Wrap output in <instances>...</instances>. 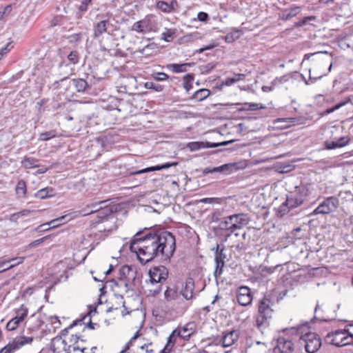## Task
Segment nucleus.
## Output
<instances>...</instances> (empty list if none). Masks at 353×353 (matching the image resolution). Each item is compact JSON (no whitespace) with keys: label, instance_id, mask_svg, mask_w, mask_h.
I'll list each match as a JSON object with an SVG mask.
<instances>
[{"label":"nucleus","instance_id":"obj_9","mask_svg":"<svg viewBox=\"0 0 353 353\" xmlns=\"http://www.w3.org/2000/svg\"><path fill=\"white\" fill-rule=\"evenodd\" d=\"M150 282L151 284H158L165 281L168 276V271L163 265L154 267L149 271Z\"/></svg>","mask_w":353,"mask_h":353},{"label":"nucleus","instance_id":"obj_1","mask_svg":"<svg viewBox=\"0 0 353 353\" xmlns=\"http://www.w3.org/2000/svg\"><path fill=\"white\" fill-rule=\"evenodd\" d=\"M176 248V241L172 234L168 231L157 232H137L133 236L130 249L134 252L142 264H146L161 255L170 259Z\"/></svg>","mask_w":353,"mask_h":353},{"label":"nucleus","instance_id":"obj_22","mask_svg":"<svg viewBox=\"0 0 353 353\" xmlns=\"http://www.w3.org/2000/svg\"><path fill=\"white\" fill-rule=\"evenodd\" d=\"M23 261V257L13 258L10 260H3L0 261V273L22 263Z\"/></svg>","mask_w":353,"mask_h":353},{"label":"nucleus","instance_id":"obj_2","mask_svg":"<svg viewBox=\"0 0 353 353\" xmlns=\"http://www.w3.org/2000/svg\"><path fill=\"white\" fill-rule=\"evenodd\" d=\"M307 327L305 325L292 327L291 330L296 332L297 335L300 336L299 342L301 345H304L305 350L307 353H315L317 352L322 345L321 339L314 332H306L303 334V330Z\"/></svg>","mask_w":353,"mask_h":353},{"label":"nucleus","instance_id":"obj_62","mask_svg":"<svg viewBox=\"0 0 353 353\" xmlns=\"http://www.w3.org/2000/svg\"><path fill=\"white\" fill-rule=\"evenodd\" d=\"M278 121L280 122L285 121V122L289 123L290 125H294L296 123V119L294 118V117H288V118L279 119Z\"/></svg>","mask_w":353,"mask_h":353},{"label":"nucleus","instance_id":"obj_26","mask_svg":"<svg viewBox=\"0 0 353 353\" xmlns=\"http://www.w3.org/2000/svg\"><path fill=\"white\" fill-rule=\"evenodd\" d=\"M190 324H188L185 327L177 328L174 330L170 334V336H172V339H175L176 336H179L183 339H188L192 334V332H190L191 329L188 328Z\"/></svg>","mask_w":353,"mask_h":353},{"label":"nucleus","instance_id":"obj_47","mask_svg":"<svg viewBox=\"0 0 353 353\" xmlns=\"http://www.w3.org/2000/svg\"><path fill=\"white\" fill-rule=\"evenodd\" d=\"M50 192H52V190L49 189L48 188L41 189L36 192L35 197L40 199H46L49 196Z\"/></svg>","mask_w":353,"mask_h":353},{"label":"nucleus","instance_id":"obj_23","mask_svg":"<svg viewBox=\"0 0 353 353\" xmlns=\"http://www.w3.org/2000/svg\"><path fill=\"white\" fill-rule=\"evenodd\" d=\"M239 339V332L236 330L230 331L223 336L221 343L223 347H227L232 345Z\"/></svg>","mask_w":353,"mask_h":353},{"label":"nucleus","instance_id":"obj_54","mask_svg":"<svg viewBox=\"0 0 353 353\" xmlns=\"http://www.w3.org/2000/svg\"><path fill=\"white\" fill-rule=\"evenodd\" d=\"M79 339V337L77 336V335L72 336L71 341H74V343L72 344V347L73 352H76V351L81 352V349L83 347L79 346L77 344Z\"/></svg>","mask_w":353,"mask_h":353},{"label":"nucleus","instance_id":"obj_34","mask_svg":"<svg viewBox=\"0 0 353 353\" xmlns=\"http://www.w3.org/2000/svg\"><path fill=\"white\" fill-rule=\"evenodd\" d=\"M72 85L79 92H84L88 87V83L83 79H72Z\"/></svg>","mask_w":353,"mask_h":353},{"label":"nucleus","instance_id":"obj_41","mask_svg":"<svg viewBox=\"0 0 353 353\" xmlns=\"http://www.w3.org/2000/svg\"><path fill=\"white\" fill-rule=\"evenodd\" d=\"M152 343H143L141 339L138 341L137 345V349L145 350L146 353H153L154 350L152 347Z\"/></svg>","mask_w":353,"mask_h":353},{"label":"nucleus","instance_id":"obj_3","mask_svg":"<svg viewBox=\"0 0 353 353\" xmlns=\"http://www.w3.org/2000/svg\"><path fill=\"white\" fill-rule=\"evenodd\" d=\"M272 302L271 299L265 296L261 300L259 305L258 315L256 316V322L259 328L264 327L268 325V320L272 316L273 310L272 309Z\"/></svg>","mask_w":353,"mask_h":353},{"label":"nucleus","instance_id":"obj_20","mask_svg":"<svg viewBox=\"0 0 353 353\" xmlns=\"http://www.w3.org/2000/svg\"><path fill=\"white\" fill-rule=\"evenodd\" d=\"M277 348L281 353H292L294 350V344L290 339L280 337L278 339Z\"/></svg>","mask_w":353,"mask_h":353},{"label":"nucleus","instance_id":"obj_7","mask_svg":"<svg viewBox=\"0 0 353 353\" xmlns=\"http://www.w3.org/2000/svg\"><path fill=\"white\" fill-rule=\"evenodd\" d=\"M132 30L137 33L145 34L157 32V27L154 21L151 17L147 16L144 19L135 22L132 26Z\"/></svg>","mask_w":353,"mask_h":353},{"label":"nucleus","instance_id":"obj_55","mask_svg":"<svg viewBox=\"0 0 353 353\" xmlns=\"http://www.w3.org/2000/svg\"><path fill=\"white\" fill-rule=\"evenodd\" d=\"M68 59L72 64H75L79 61V55L77 51H72L68 56Z\"/></svg>","mask_w":353,"mask_h":353},{"label":"nucleus","instance_id":"obj_58","mask_svg":"<svg viewBox=\"0 0 353 353\" xmlns=\"http://www.w3.org/2000/svg\"><path fill=\"white\" fill-rule=\"evenodd\" d=\"M291 208L290 207V204H286V201L279 207V212L281 214V216H283Z\"/></svg>","mask_w":353,"mask_h":353},{"label":"nucleus","instance_id":"obj_37","mask_svg":"<svg viewBox=\"0 0 353 353\" xmlns=\"http://www.w3.org/2000/svg\"><path fill=\"white\" fill-rule=\"evenodd\" d=\"M16 193L20 197H25L27 192L26 184L23 180H20L18 181L16 188Z\"/></svg>","mask_w":353,"mask_h":353},{"label":"nucleus","instance_id":"obj_39","mask_svg":"<svg viewBox=\"0 0 353 353\" xmlns=\"http://www.w3.org/2000/svg\"><path fill=\"white\" fill-rule=\"evenodd\" d=\"M56 343H61L63 345V350L65 353H72V344L67 345V343L65 340H63L61 337H56L52 340V345L54 346Z\"/></svg>","mask_w":353,"mask_h":353},{"label":"nucleus","instance_id":"obj_12","mask_svg":"<svg viewBox=\"0 0 353 353\" xmlns=\"http://www.w3.org/2000/svg\"><path fill=\"white\" fill-rule=\"evenodd\" d=\"M232 141H231V142H232ZM229 143H230V141H224L222 143H214L194 141V142L189 143L188 144V148L190 149V151H196L201 148H216L219 145H226Z\"/></svg>","mask_w":353,"mask_h":353},{"label":"nucleus","instance_id":"obj_61","mask_svg":"<svg viewBox=\"0 0 353 353\" xmlns=\"http://www.w3.org/2000/svg\"><path fill=\"white\" fill-rule=\"evenodd\" d=\"M48 239V236H44L43 238L39 239L36 241H32L29 244L30 248H34L40 245L41 243H43L46 239Z\"/></svg>","mask_w":353,"mask_h":353},{"label":"nucleus","instance_id":"obj_64","mask_svg":"<svg viewBox=\"0 0 353 353\" xmlns=\"http://www.w3.org/2000/svg\"><path fill=\"white\" fill-rule=\"evenodd\" d=\"M150 292L152 293L154 296L157 295L161 291V285H159L157 288L154 289H150Z\"/></svg>","mask_w":353,"mask_h":353},{"label":"nucleus","instance_id":"obj_32","mask_svg":"<svg viewBox=\"0 0 353 353\" xmlns=\"http://www.w3.org/2000/svg\"><path fill=\"white\" fill-rule=\"evenodd\" d=\"M210 94V91L208 89L202 88L196 91L192 97V99L197 101H201L205 99Z\"/></svg>","mask_w":353,"mask_h":353},{"label":"nucleus","instance_id":"obj_48","mask_svg":"<svg viewBox=\"0 0 353 353\" xmlns=\"http://www.w3.org/2000/svg\"><path fill=\"white\" fill-rule=\"evenodd\" d=\"M144 87L146 89H152L157 92H161L163 89V86L160 84L155 83L152 81H147L144 84Z\"/></svg>","mask_w":353,"mask_h":353},{"label":"nucleus","instance_id":"obj_40","mask_svg":"<svg viewBox=\"0 0 353 353\" xmlns=\"http://www.w3.org/2000/svg\"><path fill=\"white\" fill-rule=\"evenodd\" d=\"M194 81V75L188 74L183 77V88L187 92H189L192 88V83Z\"/></svg>","mask_w":353,"mask_h":353},{"label":"nucleus","instance_id":"obj_44","mask_svg":"<svg viewBox=\"0 0 353 353\" xmlns=\"http://www.w3.org/2000/svg\"><path fill=\"white\" fill-rule=\"evenodd\" d=\"M245 105L248 106V108H240L239 110H256L265 108L263 104L256 103H245Z\"/></svg>","mask_w":353,"mask_h":353},{"label":"nucleus","instance_id":"obj_17","mask_svg":"<svg viewBox=\"0 0 353 353\" xmlns=\"http://www.w3.org/2000/svg\"><path fill=\"white\" fill-rule=\"evenodd\" d=\"M234 167V165L228 163L224 164L219 167H208L202 170V173L203 175H207L208 174L213 173H225L229 174L231 172L232 168Z\"/></svg>","mask_w":353,"mask_h":353},{"label":"nucleus","instance_id":"obj_36","mask_svg":"<svg viewBox=\"0 0 353 353\" xmlns=\"http://www.w3.org/2000/svg\"><path fill=\"white\" fill-rule=\"evenodd\" d=\"M174 4H176V2L172 1V3L170 4L165 1H160L157 3V6L158 9L164 12H170L174 10Z\"/></svg>","mask_w":353,"mask_h":353},{"label":"nucleus","instance_id":"obj_63","mask_svg":"<svg viewBox=\"0 0 353 353\" xmlns=\"http://www.w3.org/2000/svg\"><path fill=\"white\" fill-rule=\"evenodd\" d=\"M197 18L200 21H205L208 19V14L204 12H199Z\"/></svg>","mask_w":353,"mask_h":353},{"label":"nucleus","instance_id":"obj_60","mask_svg":"<svg viewBox=\"0 0 353 353\" xmlns=\"http://www.w3.org/2000/svg\"><path fill=\"white\" fill-rule=\"evenodd\" d=\"M154 78L157 81H162L168 79V75L163 72H158L154 76Z\"/></svg>","mask_w":353,"mask_h":353},{"label":"nucleus","instance_id":"obj_10","mask_svg":"<svg viewBox=\"0 0 353 353\" xmlns=\"http://www.w3.org/2000/svg\"><path fill=\"white\" fill-rule=\"evenodd\" d=\"M236 298L241 305L247 306L251 304L252 296L250 288L246 286L240 287L236 292Z\"/></svg>","mask_w":353,"mask_h":353},{"label":"nucleus","instance_id":"obj_31","mask_svg":"<svg viewBox=\"0 0 353 353\" xmlns=\"http://www.w3.org/2000/svg\"><path fill=\"white\" fill-rule=\"evenodd\" d=\"M176 29L165 28V30L161 34V39L166 42H171L176 36Z\"/></svg>","mask_w":353,"mask_h":353},{"label":"nucleus","instance_id":"obj_50","mask_svg":"<svg viewBox=\"0 0 353 353\" xmlns=\"http://www.w3.org/2000/svg\"><path fill=\"white\" fill-rule=\"evenodd\" d=\"M20 323L21 321L14 317L8 321L6 325V329L10 331L14 330L17 327Z\"/></svg>","mask_w":353,"mask_h":353},{"label":"nucleus","instance_id":"obj_43","mask_svg":"<svg viewBox=\"0 0 353 353\" xmlns=\"http://www.w3.org/2000/svg\"><path fill=\"white\" fill-rule=\"evenodd\" d=\"M316 19V17L314 16H308L305 17L302 19L299 20V21L296 22L294 25V27L300 28L305 26L310 21H314Z\"/></svg>","mask_w":353,"mask_h":353},{"label":"nucleus","instance_id":"obj_5","mask_svg":"<svg viewBox=\"0 0 353 353\" xmlns=\"http://www.w3.org/2000/svg\"><path fill=\"white\" fill-rule=\"evenodd\" d=\"M339 205V200L336 196H328L323 200L310 214L311 216L317 214H329L334 212Z\"/></svg>","mask_w":353,"mask_h":353},{"label":"nucleus","instance_id":"obj_15","mask_svg":"<svg viewBox=\"0 0 353 353\" xmlns=\"http://www.w3.org/2000/svg\"><path fill=\"white\" fill-rule=\"evenodd\" d=\"M113 211V206L110 205L109 202L101 205V208L97 212V217L99 220L94 224L102 223L107 220L108 216L112 215Z\"/></svg>","mask_w":353,"mask_h":353},{"label":"nucleus","instance_id":"obj_35","mask_svg":"<svg viewBox=\"0 0 353 353\" xmlns=\"http://www.w3.org/2000/svg\"><path fill=\"white\" fill-rule=\"evenodd\" d=\"M245 74H234L233 77L227 78L224 81L222 82V85L230 86L234 83L243 80Z\"/></svg>","mask_w":353,"mask_h":353},{"label":"nucleus","instance_id":"obj_33","mask_svg":"<svg viewBox=\"0 0 353 353\" xmlns=\"http://www.w3.org/2000/svg\"><path fill=\"white\" fill-rule=\"evenodd\" d=\"M164 296L166 301L170 302L177 299L179 294L176 289L168 288L164 292Z\"/></svg>","mask_w":353,"mask_h":353},{"label":"nucleus","instance_id":"obj_59","mask_svg":"<svg viewBox=\"0 0 353 353\" xmlns=\"http://www.w3.org/2000/svg\"><path fill=\"white\" fill-rule=\"evenodd\" d=\"M10 46L11 43H8L6 44V46H4L0 50V60L3 58L4 55L7 54L10 51L12 48V46L10 47Z\"/></svg>","mask_w":353,"mask_h":353},{"label":"nucleus","instance_id":"obj_14","mask_svg":"<svg viewBox=\"0 0 353 353\" xmlns=\"http://www.w3.org/2000/svg\"><path fill=\"white\" fill-rule=\"evenodd\" d=\"M301 7L292 5V6L281 11L279 14V19L283 21H288L301 14Z\"/></svg>","mask_w":353,"mask_h":353},{"label":"nucleus","instance_id":"obj_13","mask_svg":"<svg viewBox=\"0 0 353 353\" xmlns=\"http://www.w3.org/2000/svg\"><path fill=\"white\" fill-rule=\"evenodd\" d=\"M108 203V200L99 201L92 202L86 205L78 212L79 214L82 216H87L91 214L97 213V212L101 208V205Z\"/></svg>","mask_w":353,"mask_h":353},{"label":"nucleus","instance_id":"obj_29","mask_svg":"<svg viewBox=\"0 0 353 353\" xmlns=\"http://www.w3.org/2000/svg\"><path fill=\"white\" fill-rule=\"evenodd\" d=\"M221 229L230 231L233 232L235 230H233V218L232 215L225 217L219 223Z\"/></svg>","mask_w":353,"mask_h":353},{"label":"nucleus","instance_id":"obj_42","mask_svg":"<svg viewBox=\"0 0 353 353\" xmlns=\"http://www.w3.org/2000/svg\"><path fill=\"white\" fill-rule=\"evenodd\" d=\"M57 132L56 130H51L49 132H43L41 133L39 135V140L43 141H48L52 138L57 137Z\"/></svg>","mask_w":353,"mask_h":353},{"label":"nucleus","instance_id":"obj_56","mask_svg":"<svg viewBox=\"0 0 353 353\" xmlns=\"http://www.w3.org/2000/svg\"><path fill=\"white\" fill-rule=\"evenodd\" d=\"M92 0H81V4L79 6V10L81 12H86L88 9V6L91 4Z\"/></svg>","mask_w":353,"mask_h":353},{"label":"nucleus","instance_id":"obj_57","mask_svg":"<svg viewBox=\"0 0 353 353\" xmlns=\"http://www.w3.org/2000/svg\"><path fill=\"white\" fill-rule=\"evenodd\" d=\"M12 11V6L11 5H8L7 6H6L3 11H0V20H2L4 19L5 17L8 16L10 14V13Z\"/></svg>","mask_w":353,"mask_h":353},{"label":"nucleus","instance_id":"obj_24","mask_svg":"<svg viewBox=\"0 0 353 353\" xmlns=\"http://www.w3.org/2000/svg\"><path fill=\"white\" fill-rule=\"evenodd\" d=\"M194 282L192 278H188L184 288L181 290V294L186 300H190L194 297Z\"/></svg>","mask_w":353,"mask_h":353},{"label":"nucleus","instance_id":"obj_25","mask_svg":"<svg viewBox=\"0 0 353 353\" xmlns=\"http://www.w3.org/2000/svg\"><path fill=\"white\" fill-rule=\"evenodd\" d=\"M177 165V163H166L162 165H159L156 166H152L149 168H146L142 170H139L135 172H133L131 173V174H141L146 172H153V171H158L161 170L163 169H167L172 166H174Z\"/></svg>","mask_w":353,"mask_h":353},{"label":"nucleus","instance_id":"obj_6","mask_svg":"<svg viewBox=\"0 0 353 353\" xmlns=\"http://www.w3.org/2000/svg\"><path fill=\"white\" fill-rule=\"evenodd\" d=\"M308 194L309 190L306 187L297 186L287 197L286 204H290V208H296L303 203Z\"/></svg>","mask_w":353,"mask_h":353},{"label":"nucleus","instance_id":"obj_38","mask_svg":"<svg viewBox=\"0 0 353 353\" xmlns=\"http://www.w3.org/2000/svg\"><path fill=\"white\" fill-rule=\"evenodd\" d=\"M190 65V63L177 64L172 63L168 65V68L171 70L173 72L180 73L186 71V67Z\"/></svg>","mask_w":353,"mask_h":353},{"label":"nucleus","instance_id":"obj_18","mask_svg":"<svg viewBox=\"0 0 353 353\" xmlns=\"http://www.w3.org/2000/svg\"><path fill=\"white\" fill-rule=\"evenodd\" d=\"M110 25V22L108 19L101 20L95 23L93 26V37L94 38L100 37L103 33H105L108 30V26Z\"/></svg>","mask_w":353,"mask_h":353},{"label":"nucleus","instance_id":"obj_51","mask_svg":"<svg viewBox=\"0 0 353 353\" xmlns=\"http://www.w3.org/2000/svg\"><path fill=\"white\" fill-rule=\"evenodd\" d=\"M139 331H137L127 343L125 349L121 350L120 353H124L127 350H129L131 346H133L134 342L139 338Z\"/></svg>","mask_w":353,"mask_h":353},{"label":"nucleus","instance_id":"obj_8","mask_svg":"<svg viewBox=\"0 0 353 353\" xmlns=\"http://www.w3.org/2000/svg\"><path fill=\"white\" fill-rule=\"evenodd\" d=\"M33 341L32 337L19 336L14 338L11 342L0 350V353H14L17 350L27 344H30Z\"/></svg>","mask_w":353,"mask_h":353},{"label":"nucleus","instance_id":"obj_27","mask_svg":"<svg viewBox=\"0 0 353 353\" xmlns=\"http://www.w3.org/2000/svg\"><path fill=\"white\" fill-rule=\"evenodd\" d=\"M134 280L135 272L128 265H123L119 269V279Z\"/></svg>","mask_w":353,"mask_h":353},{"label":"nucleus","instance_id":"obj_21","mask_svg":"<svg viewBox=\"0 0 353 353\" xmlns=\"http://www.w3.org/2000/svg\"><path fill=\"white\" fill-rule=\"evenodd\" d=\"M350 138L349 137H342L336 141H326L325 146L326 149L332 150L339 148H343L349 144Z\"/></svg>","mask_w":353,"mask_h":353},{"label":"nucleus","instance_id":"obj_46","mask_svg":"<svg viewBox=\"0 0 353 353\" xmlns=\"http://www.w3.org/2000/svg\"><path fill=\"white\" fill-rule=\"evenodd\" d=\"M175 343V339H172V336H170L168 338V342L165 346L163 350H161L160 353H170L172 347L174 346V344Z\"/></svg>","mask_w":353,"mask_h":353},{"label":"nucleus","instance_id":"obj_28","mask_svg":"<svg viewBox=\"0 0 353 353\" xmlns=\"http://www.w3.org/2000/svg\"><path fill=\"white\" fill-rule=\"evenodd\" d=\"M223 250L221 251L219 255L215 256L216 268L214 270L215 277H219L222 274V270L225 265L224 259L225 256H223Z\"/></svg>","mask_w":353,"mask_h":353},{"label":"nucleus","instance_id":"obj_53","mask_svg":"<svg viewBox=\"0 0 353 353\" xmlns=\"http://www.w3.org/2000/svg\"><path fill=\"white\" fill-rule=\"evenodd\" d=\"M85 319V316L83 317V319H79V320H77V321H74L70 325H69L68 327L65 328L64 330H63L61 331V334L62 335H65L68 330L71 328H72L74 326L78 325V324H80L81 325L83 323V320Z\"/></svg>","mask_w":353,"mask_h":353},{"label":"nucleus","instance_id":"obj_45","mask_svg":"<svg viewBox=\"0 0 353 353\" xmlns=\"http://www.w3.org/2000/svg\"><path fill=\"white\" fill-rule=\"evenodd\" d=\"M349 102H350V98H347L345 101H342L336 105H335L334 106H333L332 108H328L327 109L325 112H324V114H329L333 112H334L335 110H339V108H342L343 106L345 105L347 103H348Z\"/></svg>","mask_w":353,"mask_h":353},{"label":"nucleus","instance_id":"obj_52","mask_svg":"<svg viewBox=\"0 0 353 353\" xmlns=\"http://www.w3.org/2000/svg\"><path fill=\"white\" fill-rule=\"evenodd\" d=\"M288 81V78L287 76H282L280 77H276L272 81V84L273 86H278L280 84H283Z\"/></svg>","mask_w":353,"mask_h":353},{"label":"nucleus","instance_id":"obj_19","mask_svg":"<svg viewBox=\"0 0 353 353\" xmlns=\"http://www.w3.org/2000/svg\"><path fill=\"white\" fill-rule=\"evenodd\" d=\"M233 218V230H237L246 226L249 222L250 219L247 214H232Z\"/></svg>","mask_w":353,"mask_h":353},{"label":"nucleus","instance_id":"obj_16","mask_svg":"<svg viewBox=\"0 0 353 353\" xmlns=\"http://www.w3.org/2000/svg\"><path fill=\"white\" fill-rule=\"evenodd\" d=\"M134 280H126L124 279H119L114 283V290L116 293H127L132 289Z\"/></svg>","mask_w":353,"mask_h":353},{"label":"nucleus","instance_id":"obj_4","mask_svg":"<svg viewBox=\"0 0 353 353\" xmlns=\"http://www.w3.org/2000/svg\"><path fill=\"white\" fill-rule=\"evenodd\" d=\"M325 341L327 344L342 347L352 344V339L348 335L347 329H344L328 333L325 338Z\"/></svg>","mask_w":353,"mask_h":353},{"label":"nucleus","instance_id":"obj_30","mask_svg":"<svg viewBox=\"0 0 353 353\" xmlns=\"http://www.w3.org/2000/svg\"><path fill=\"white\" fill-rule=\"evenodd\" d=\"M39 160L33 157H25L21 161L22 166L26 169L39 167Z\"/></svg>","mask_w":353,"mask_h":353},{"label":"nucleus","instance_id":"obj_49","mask_svg":"<svg viewBox=\"0 0 353 353\" xmlns=\"http://www.w3.org/2000/svg\"><path fill=\"white\" fill-rule=\"evenodd\" d=\"M27 314L28 309L26 307H24L23 305H22L21 307L17 310V316H15V318H17L19 321L22 322L24 320L25 317L27 316Z\"/></svg>","mask_w":353,"mask_h":353},{"label":"nucleus","instance_id":"obj_11","mask_svg":"<svg viewBox=\"0 0 353 353\" xmlns=\"http://www.w3.org/2000/svg\"><path fill=\"white\" fill-rule=\"evenodd\" d=\"M69 220L70 219L68 218V215L61 216L57 219L52 220L46 224L40 225L35 229V230L37 232H41L48 230L50 228H54L67 223Z\"/></svg>","mask_w":353,"mask_h":353}]
</instances>
